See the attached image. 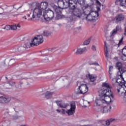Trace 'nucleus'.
<instances>
[{
	"instance_id": "57",
	"label": "nucleus",
	"mask_w": 126,
	"mask_h": 126,
	"mask_svg": "<svg viewBox=\"0 0 126 126\" xmlns=\"http://www.w3.org/2000/svg\"><path fill=\"white\" fill-rule=\"evenodd\" d=\"M0 11H1V12H3V9L2 8H0Z\"/></svg>"
},
{
	"instance_id": "25",
	"label": "nucleus",
	"mask_w": 126,
	"mask_h": 126,
	"mask_svg": "<svg viewBox=\"0 0 126 126\" xmlns=\"http://www.w3.org/2000/svg\"><path fill=\"white\" fill-rule=\"evenodd\" d=\"M122 89H123V85H119V87H118L117 88L118 93H119V95H120L121 96H122V95H121L120 94H122V92H122Z\"/></svg>"
},
{
	"instance_id": "43",
	"label": "nucleus",
	"mask_w": 126,
	"mask_h": 126,
	"mask_svg": "<svg viewBox=\"0 0 126 126\" xmlns=\"http://www.w3.org/2000/svg\"><path fill=\"white\" fill-rule=\"evenodd\" d=\"M63 0H54V1L55 2H57L58 5H60L61 3V1H62Z\"/></svg>"
},
{
	"instance_id": "26",
	"label": "nucleus",
	"mask_w": 126,
	"mask_h": 126,
	"mask_svg": "<svg viewBox=\"0 0 126 126\" xmlns=\"http://www.w3.org/2000/svg\"><path fill=\"white\" fill-rule=\"evenodd\" d=\"M70 109L74 111H75V109H76V106L75 105V102L74 101L71 102Z\"/></svg>"
},
{
	"instance_id": "24",
	"label": "nucleus",
	"mask_w": 126,
	"mask_h": 126,
	"mask_svg": "<svg viewBox=\"0 0 126 126\" xmlns=\"http://www.w3.org/2000/svg\"><path fill=\"white\" fill-rule=\"evenodd\" d=\"M11 101V97L9 96L4 97V104H8Z\"/></svg>"
},
{
	"instance_id": "61",
	"label": "nucleus",
	"mask_w": 126,
	"mask_h": 126,
	"mask_svg": "<svg viewBox=\"0 0 126 126\" xmlns=\"http://www.w3.org/2000/svg\"><path fill=\"white\" fill-rule=\"evenodd\" d=\"M20 85H21L22 84H23V83L22 82H21V81L20 82Z\"/></svg>"
},
{
	"instance_id": "31",
	"label": "nucleus",
	"mask_w": 126,
	"mask_h": 126,
	"mask_svg": "<svg viewBox=\"0 0 126 126\" xmlns=\"http://www.w3.org/2000/svg\"><path fill=\"white\" fill-rule=\"evenodd\" d=\"M3 117V118H5V119L6 118H9L10 117V115H9V111L5 112Z\"/></svg>"
},
{
	"instance_id": "64",
	"label": "nucleus",
	"mask_w": 126,
	"mask_h": 126,
	"mask_svg": "<svg viewBox=\"0 0 126 126\" xmlns=\"http://www.w3.org/2000/svg\"><path fill=\"white\" fill-rule=\"evenodd\" d=\"M3 126H5V123H4L3 124Z\"/></svg>"
},
{
	"instance_id": "52",
	"label": "nucleus",
	"mask_w": 126,
	"mask_h": 126,
	"mask_svg": "<svg viewBox=\"0 0 126 126\" xmlns=\"http://www.w3.org/2000/svg\"><path fill=\"white\" fill-rule=\"evenodd\" d=\"M96 3L97 4H98V5H99V6H101L102 5V4L101 3V2H100V1H99V0L96 1Z\"/></svg>"
},
{
	"instance_id": "55",
	"label": "nucleus",
	"mask_w": 126,
	"mask_h": 126,
	"mask_svg": "<svg viewBox=\"0 0 126 126\" xmlns=\"http://www.w3.org/2000/svg\"><path fill=\"white\" fill-rule=\"evenodd\" d=\"M93 12V15H95L96 16V14H97V13L96 12Z\"/></svg>"
},
{
	"instance_id": "56",
	"label": "nucleus",
	"mask_w": 126,
	"mask_h": 126,
	"mask_svg": "<svg viewBox=\"0 0 126 126\" xmlns=\"http://www.w3.org/2000/svg\"><path fill=\"white\" fill-rule=\"evenodd\" d=\"M56 111L58 113H61V112H62L61 110H59V109H57Z\"/></svg>"
},
{
	"instance_id": "38",
	"label": "nucleus",
	"mask_w": 126,
	"mask_h": 126,
	"mask_svg": "<svg viewBox=\"0 0 126 126\" xmlns=\"http://www.w3.org/2000/svg\"><path fill=\"white\" fill-rule=\"evenodd\" d=\"M90 80H91V82H94V81L96 80V78H95L94 76L92 75V76H91Z\"/></svg>"
},
{
	"instance_id": "63",
	"label": "nucleus",
	"mask_w": 126,
	"mask_h": 126,
	"mask_svg": "<svg viewBox=\"0 0 126 126\" xmlns=\"http://www.w3.org/2000/svg\"><path fill=\"white\" fill-rule=\"evenodd\" d=\"M13 109H14L15 111L17 112V111H16V110L15 109V108H14Z\"/></svg>"
},
{
	"instance_id": "8",
	"label": "nucleus",
	"mask_w": 126,
	"mask_h": 126,
	"mask_svg": "<svg viewBox=\"0 0 126 126\" xmlns=\"http://www.w3.org/2000/svg\"><path fill=\"white\" fill-rule=\"evenodd\" d=\"M86 19L89 21H92L93 22H96L98 20V17L96 15H93V12H90L87 16Z\"/></svg>"
},
{
	"instance_id": "35",
	"label": "nucleus",
	"mask_w": 126,
	"mask_h": 126,
	"mask_svg": "<svg viewBox=\"0 0 126 126\" xmlns=\"http://www.w3.org/2000/svg\"><path fill=\"white\" fill-rule=\"evenodd\" d=\"M124 40V37H122V38L121 39V40H119V42L118 44V47H120V46H121V45H123V41Z\"/></svg>"
},
{
	"instance_id": "47",
	"label": "nucleus",
	"mask_w": 126,
	"mask_h": 126,
	"mask_svg": "<svg viewBox=\"0 0 126 126\" xmlns=\"http://www.w3.org/2000/svg\"><path fill=\"white\" fill-rule=\"evenodd\" d=\"M61 113H62V114H63V115L65 114V113L66 114V110L62 109V111H61Z\"/></svg>"
},
{
	"instance_id": "7",
	"label": "nucleus",
	"mask_w": 126,
	"mask_h": 126,
	"mask_svg": "<svg viewBox=\"0 0 126 126\" xmlns=\"http://www.w3.org/2000/svg\"><path fill=\"white\" fill-rule=\"evenodd\" d=\"M116 122H117V119L115 118H110L106 121H101V123L104 126H109L111 125V123H116Z\"/></svg>"
},
{
	"instance_id": "14",
	"label": "nucleus",
	"mask_w": 126,
	"mask_h": 126,
	"mask_svg": "<svg viewBox=\"0 0 126 126\" xmlns=\"http://www.w3.org/2000/svg\"><path fill=\"white\" fill-rule=\"evenodd\" d=\"M55 103H56V104H57V105L60 108H65L68 107V106H69V105H68V104L67 103H60V101L59 100H56L55 101Z\"/></svg>"
},
{
	"instance_id": "23",
	"label": "nucleus",
	"mask_w": 126,
	"mask_h": 126,
	"mask_svg": "<svg viewBox=\"0 0 126 126\" xmlns=\"http://www.w3.org/2000/svg\"><path fill=\"white\" fill-rule=\"evenodd\" d=\"M42 35L45 37H49V36H51V35H52V32L48 31H44L42 33Z\"/></svg>"
},
{
	"instance_id": "54",
	"label": "nucleus",
	"mask_w": 126,
	"mask_h": 126,
	"mask_svg": "<svg viewBox=\"0 0 126 126\" xmlns=\"http://www.w3.org/2000/svg\"><path fill=\"white\" fill-rule=\"evenodd\" d=\"M32 13L30 11H28V13L27 14V15L28 16V17H30V14H31Z\"/></svg>"
},
{
	"instance_id": "48",
	"label": "nucleus",
	"mask_w": 126,
	"mask_h": 126,
	"mask_svg": "<svg viewBox=\"0 0 126 126\" xmlns=\"http://www.w3.org/2000/svg\"><path fill=\"white\" fill-rule=\"evenodd\" d=\"M92 49L93 50V51H94V52H95V51H96V46H95V45H93L92 46Z\"/></svg>"
},
{
	"instance_id": "29",
	"label": "nucleus",
	"mask_w": 126,
	"mask_h": 126,
	"mask_svg": "<svg viewBox=\"0 0 126 126\" xmlns=\"http://www.w3.org/2000/svg\"><path fill=\"white\" fill-rule=\"evenodd\" d=\"M116 66H117V67H118V70L123 69V66L122 65V63H121V62H117L116 63Z\"/></svg>"
},
{
	"instance_id": "44",
	"label": "nucleus",
	"mask_w": 126,
	"mask_h": 126,
	"mask_svg": "<svg viewBox=\"0 0 126 126\" xmlns=\"http://www.w3.org/2000/svg\"><path fill=\"white\" fill-rule=\"evenodd\" d=\"M112 69H113V66H110L109 67V73L110 75H111V71H112Z\"/></svg>"
},
{
	"instance_id": "28",
	"label": "nucleus",
	"mask_w": 126,
	"mask_h": 126,
	"mask_svg": "<svg viewBox=\"0 0 126 126\" xmlns=\"http://www.w3.org/2000/svg\"><path fill=\"white\" fill-rule=\"evenodd\" d=\"M91 39H92V37H90L88 39L86 40L84 42V45L85 46H87V45H89V44H90V42L91 41Z\"/></svg>"
},
{
	"instance_id": "27",
	"label": "nucleus",
	"mask_w": 126,
	"mask_h": 126,
	"mask_svg": "<svg viewBox=\"0 0 126 126\" xmlns=\"http://www.w3.org/2000/svg\"><path fill=\"white\" fill-rule=\"evenodd\" d=\"M117 31H120V26H117L116 30L115 29L112 31L111 36H115V34H117Z\"/></svg>"
},
{
	"instance_id": "9",
	"label": "nucleus",
	"mask_w": 126,
	"mask_h": 126,
	"mask_svg": "<svg viewBox=\"0 0 126 126\" xmlns=\"http://www.w3.org/2000/svg\"><path fill=\"white\" fill-rule=\"evenodd\" d=\"M69 8L70 10H71V12L78 8H77V1L75 0H71L69 5Z\"/></svg>"
},
{
	"instance_id": "36",
	"label": "nucleus",
	"mask_w": 126,
	"mask_h": 126,
	"mask_svg": "<svg viewBox=\"0 0 126 126\" xmlns=\"http://www.w3.org/2000/svg\"><path fill=\"white\" fill-rule=\"evenodd\" d=\"M17 29V25H11V30H16Z\"/></svg>"
},
{
	"instance_id": "34",
	"label": "nucleus",
	"mask_w": 126,
	"mask_h": 126,
	"mask_svg": "<svg viewBox=\"0 0 126 126\" xmlns=\"http://www.w3.org/2000/svg\"><path fill=\"white\" fill-rule=\"evenodd\" d=\"M116 83H119V84H121V85H125V82H123L122 80L119 81V80L116 79Z\"/></svg>"
},
{
	"instance_id": "22",
	"label": "nucleus",
	"mask_w": 126,
	"mask_h": 126,
	"mask_svg": "<svg viewBox=\"0 0 126 126\" xmlns=\"http://www.w3.org/2000/svg\"><path fill=\"white\" fill-rule=\"evenodd\" d=\"M66 114L68 116H73L75 114V111L70 108L69 109H67Z\"/></svg>"
},
{
	"instance_id": "16",
	"label": "nucleus",
	"mask_w": 126,
	"mask_h": 126,
	"mask_svg": "<svg viewBox=\"0 0 126 126\" xmlns=\"http://www.w3.org/2000/svg\"><path fill=\"white\" fill-rule=\"evenodd\" d=\"M112 109V107L108 105L107 106H104L102 109V113H109L111 112V110Z\"/></svg>"
},
{
	"instance_id": "39",
	"label": "nucleus",
	"mask_w": 126,
	"mask_h": 126,
	"mask_svg": "<svg viewBox=\"0 0 126 126\" xmlns=\"http://www.w3.org/2000/svg\"><path fill=\"white\" fill-rule=\"evenodd\" d=\"M0 104H4V100L3 96H0Z\"/></svg>"
},
{
	"instance_id": "3",
	"label": "nucleus",
	"mask_w": 126,
	"mask_h": 126,
	"mask_svg": "<svg viewBox=\"0 0 126 126\" xmlns=\"http://www.w3.org/2000/svg\"><path fill=\"white\" fill-rule=\"evenodd\" d=\"M99 96L104 99H106L107 97H108V99L110 100V103H112V102H113L112 99H114V94L112 91L105 88H101V90L99 91Z\"/></svg>"
},
{
	"instance_id": "20",
	"label": "nucleus",
	"mask_w": 126,
	"mask_h": 126,
	"mask_svg": "<svg viewBox=\"0 0 126 126\" xmlns=\"http://www.w3.org/2000/svg\"><path fill=\"white\" fill-rule=\"evenodd\" d=\"M120 2L121 6H124L126 8V0H116L115 3H118V2Z\"/></svg>"
},
{
	"instance_id": "11",
	"label": "nucleus",
	"mask_w": 126,
	"mask_h": 126,
	"mask_svg": "<svg viewBox=\"0 0 126 126\" xmlns=\"http://www.w3.org/2000/svg\"><path fill=\"white\" fill-rule=\"evenodd\" d=\"M104 103H107L106 99L102 97V96H99V98H96L95 99V104L96 106H101L102 104Z\"/></svg>"
},
{
	"instance_id": "6",
	"label": "nucleus",
	"mask_w": 126,
	"mask_h": 126,
	"mask_svg": "<svg viewBox=\"0 0 126 126\" xmlns=\"http://www.w3.org/2000/svg\"><path fill=\"white\" fill-rule=\"evenodd\" d=\"M80 92H76V94L77 95H79L80 94H85V93H87L88 92V87H87V85L82 84L78 88Z\"/></svg>"
},
{
	"instance_id": "53",
	"label": "nucleus",
	"mask_w": 126,
	"mask_h": 126,
	"mask_svg": "<svg viewBox=\"0 0 126 126\" xmlns=\"http://www.w3.org/2000/svg\"><path fill=\"white\" fill-rule=\"evenodd\" d=\"M16 88H18L20 89L21 88V85L18 84L17 86H16Z\"/></svg>"
},
{
	"instance_id": "5",
	"label": "nucleus",
	"mask_w": 126,
	"mask_h": 126,
	"mask_svg": "<svg viewBox=\"0 0 126 126\" xmlns=\"http://www.w3.org/2000/svg\"><path fill=\"white\" fill-rule=\"evenodd\" d=\"M43 17L46 21H50L55 17V13L50 9L45 10L43 12Z\"/></svg>"
},
{
	"instance_id": "19",
	"label": "nucleus",
	"mask_w": 126,
	"mask_h": 126,
	"mask_svg": "<svg viewBox=\"0 0 126 126\" xmlns=\"http://www.w3.org/2000/svg\"><path fill=\"white\" fill-rule=\"evenodd\" d=\"M104 51H105V56L106 59L109 58V52L108 51V47H107V42H104Z\"/></svg>"
},
{
	"instance_id": "13",
	"label": "nucleus",
	"mask_w": 126,
	"mask_h": 126,
	"mask_svg": "<svg viewBox=\"0 0 126 126\" xmlns=\"http://www.w3.org/2000/svg\"><path fill=\"white\" fill-rule=\"evenodd\" d=\"M53 8L54 10L56 12V13H58V14H62V10L63 9V8H61L60 7V5L58 6L54 5L53 6Z\"/></svg>"
},
{
	"instance_id": "62",
	"label": "nucleus",
	"mask_w": 126,
	"mask_h": 126,
	"mask_svg": "<svg viewBox=\"0 0 126 126\" xmlns=\"http://www.w3.org/2000/svg\"><path fill=\"white\" fill-rule=\"evenodd\" d=\"M55 49H56V48H52L51 50L52 52H54V50H55Z\"/></svg>"
},
{
	"instance_id": "50",
	"label": "nucleus",
	"mask_w": 126,
	"mask_h": 126,
	"mask_svg": "<svg viewBox=\"0 0 126 126\" xmlns=\"http://www.w3.org/2000/svg\"><path fill=\"white\" fill-rule=\"evenodd\" d=\"M92 76V75H91L90 73L86 75V78H89V79H90V78Z\"/></svg>"
},
{
	"instance_id": "46",
	"label": "nucleus",
	"mask_w": 126,
	"mask_h": 126,
	"mask_svg": "<svg viewBox=\"0 0 126 126\" xmlns=\"http://www.w3.org/2000/svg\"><path fill=\"white\" fill-rule=\"evenodd\" d=\"M90 65H96V66H97V65L99 66V64L96 62H94V63H90Z\"/></svg>"
},
{
	"instance_id": "49",
	"label": "nucleus",
	"mask_w": 126,
	"mask_h": 126,
	"mask_svg": "<svg viewBox=\"0 0 126 126\" xmlns=\"http://www.w3.org/2000/svg\"><path fill=\"white\" fill-rule=\"evenodd\" d=\"M121 80L122 81H124L122 79V77H121V76H116V79H117V80H120V79H121Z\"/></svg>"
},
{
	"instance_id": "58",
	"label": "nucleus",
	"mask_w": 126,
	"mask_h": 126,
	"mask_svg": "<svg viewBox=\"0 0 126 126\" xmlns=\"http://www.w3.org/2000/svg\"><path fill=\"white\" fill-rule=\"evenodd\" d=\"M55 77H56L55 75H53L52 76V77H51V78H52V79H53V78H55Z\"/></svg>"
},
{
	"instance_id": "40",
	"label": "nucleus",
	"mask_w": 126,
	"mask_h": 126,
	"mask_svg": "<svg viewBox=\"0 0 126 126\" xmlns=\"http://www.w3.org/2000/svg\"><path fill=\"white\" fill-rule=\"evenodd\" d=\"M47 59H45L46 60H47L49 62H52L53 60H54V58H53V56H49L48 57L46 58Z\"/></svg>"
},
{
	"instance_id": "41",
	"label": "nucleus",
	"mask_w": 126,
	"mask_h": 126,
	"mask_svg": "<svg viewBox=\"0 0 126 126\" xmlns=\"http://www.w3.org/2000/svg\"><path fill=\"white\" fill-rule=\"evenodd\" d=\"M5 29L6 30H10L11 29V26L9 25H6L5 26Z\"/></svg>"
},
{
	"instance_id": "59",
	"label": "nucleus",
	"mask_w": 126,
	"mask_h": 126,
	"mask_svg": "<svg viewBox=\"0 0 126 126\" xmlns=\"http://www.w3.org/2000/svg\"><path fill=\"white\" fill-rule=\"evenodd\" d=\"M17 27H18L19 28H20L21 26L19 24H18L17 26Z\"/></svg>"
},
{
	"instance_id": "17",
	"label": "nucleus",
	"mask_w": 126,
	"mask_h": 126,
	"mask_svg": "<svg viewBox=\"0 0 126 126\" xmlns=\"http://www.w3.org/2000/svg\"><path fill=\"white\" fill-rule=\"evenodd\" d=\"M126 73V70L123 71V69L119 70V71L117 72V75L116 76H121L120 77H122V80L125 82L126 80H125V78L123 77V74Z\"/></svg>"
},
{
	"instance_id": "45",
	"label": "nucleus",
	"mask_w": 126,
	"mask_h": 126,
	"mask_svg": "<svg viewBox=\"0 0 126 126\" xmlns=\"http://www.w3.org/2000/svg\"><path fill=\"white\" fill-rule=\"evenodd\" d=\"M101 10V9L100 8V7H97V10L96 12H95L97 14V17H98V16H99V11H100V10Z\"/></svg>"
},
{
	"instance_id": "51",
	"label": "nucleus",
	"mask_w": 126,
	"mask_h": 126,
	"mask_svg": "<svg viewBox=\"0 0 126 126\" xmlns=\"http://www.w3.org/2000/svg\"><path fill=\"white\" fill-rule=\"evenodd\" d=\"M122 60H123V61H126V56H122L121 57Z\"/></svg>"
},
{
	"instance_id": "10",
	"label": "nucleus",
	"mask_w": 126,
	"mask_h": 126,
	"mask_svg": "<svg viewBox=\"0 0 126 126\" xmlns=\"http://www.w3.org/2000/svg\"><path fill=\"white\" fill-rule=\"evenodd\" d=\"M71 0H62L60 2L59 5L61 6H63L64 8H68L69 7Z\"/></svg>"
},
{
	"instance_id": "15",
	"label": "nucleus",
	"mask_w": 126,
	"mask_h": 126,
	"mask_svg": "<svg viewBox=\"0 0 126 126\" xmlns=\"http://www.w3.org/2000/svg\"><path fill=\"white\" fill-rule=\"evenodd\" d=\"M54 94H55V92L47 91L44 93L45 98H46V99H51V98L53 97V95H54Z\"/></svg>"
},
{
	"instance_id": "32",
	"label": "nucleus",
	"mask_w": 126,
	"mask_h": 126,
	"mask_svg": "<svg viewBox=\"0 0 126 126\" xmlns=\"http://www.w3.org/2000/svg\"><path fill=\"white\" fill-rule=\"evenodd\" d=\"M74 31L76 33H79L81 31V27H79L74 29Z\"/></svg>"
},
{
	"instance_id": "18",
	"label": "nucleus",
	"mask_w": 126,
	"mask_h": 126,
	"mask_svg": "<svg viewBox=\"0 0 126 126\" xmlns=\"http://www.w3.org/2000/svg\"><path fill=\"white\" fill-rule=\"evenodd\" d=\"M86 51V47H84L83 48H78L77 50V51L76 52V55H81L82 54H83L84 52Z\"/></svg>"
},
{
	"instance_id": "12",
	"label": "nucleus",
	"mask_w": 126,
	"mask_h": 126,
	"mask_svg": "<svg viewBox=\"0 0 126 126\" xmlns=\"http://www.w3.org/2000/svg\"><path fill=\"white\" fill-rule=\"evenodd\" d=\"M125 19V15L124 14L120 13L117 15L115 17V20L116 23H119V22H121V21H123Z\"/></svg>"
},
{
	"instance_id": "42",
	"label": "nucleus",
	"mask_w": 126,
	"mask_h": 126,
	"mask_svg": "<svg viewBox=\"0 0 126 126\" xmlns=\"http://www.w3.org/2000/svg\"><path fill=\"white\" fill-rule=\"evenodd\" d=\"M19 118H21V117L17 115H13L12 116L13 120H17L18 119H19Z\"/></svg>"
},
{
	"instance_id": "33",
	"label": "nucleus",
	"mask_w": 126,
	"mask_h": 126,
	"mask_svg": "<svg viewBox=\"0 0 126 126\" xmlns=\"http://www.w3.org/2000/svg\"><path fill=\"white\" fill-rule=\"evenodd\" d=\"M122 53L123 56L126 57V46H125L124 48L122 49Z\"/></svg>"
},
{
	"instance_id": "2",
	"label": "nucleus",
	"mask_w": 126,
	"mask_h": 126,
	"mask_svg": "<svg viewBox=\"0 0 126 126\" xmlns=\"http://www.w3.org/2000/svg\"><path fill=\"white\" fill-rule=\"evenodd\" d=\"M34 5L35 7H32L33 8V13L32 17L30 19L31 20H33L36 16L39 18L42 15V12L43 10H45L47 7H48L47 2L44 1L40 3H35L34 4H32V6Z\"/></svg>"
},
{
	"instance_id": "60",
	"label": "nucleus",
	"mask_w": 126,
	"mask_h": 126,
	"mask_svg": "<svg viewBox=\"0 0 126 126\" xmlns=\"http://www.w3.org/2000/svg\"><path fill=\"white\" fill-rule=\"evenodd\" d=\"M23 18H25V19H27V18H26V16H24V17H23Z\"/></svg>"
},
{
	"instance_id": "37",
	"label": "nucleus",
	"mask_w": 126,
	"mask_h": 126,
	"mask_svg": "<svg viewBox=\"0 0 126 126\" xmlns=\"http://www.w3.org/2000/svg\"><path fill=\"white\" fill-rule=\"evenodd\" d=\"M7 83H8V84H9V85H10V86H14V85H15L16 83H15V82H13V81H9Z\"/></svg>"
},
{
	"instance_id": "21",
	"label": "nucleus",
	"mask_w": 126,
	"mask_h": 126,
	"mask_svg": "<svg viewBox=\"0 0 126 126\" xmlns=\"http://www.w3.org/2000/svg\"><path fill=\"white\" fill-rule=\"evenodd\" d=\"M102 88H104V89H108V90H111V86L108 83H103L102 85Z\"/></svg>"
},
{
	"instance_id": "4",
	"label": "nucleus",
	"mask_w": 126,
	"mask_h": 126,
	"mask_svg": "<svg viewBox=\"0 0 126 126\" xmlns=\"http://www.w3.org/2000/svg\"><path fill=\"white\" fill-rule=\"evenodd\" d=\"M81 17H82L81 10L79 8H77V9L72 11L69 19L71 21H76L78 19L81 18Z\"/></svg>"
},
{
	"instance_id": "1",
	"label": "nucleus",
	"mask_w": 126,
	"mask_h": 126,
	"mask_svg": "<svg viewBox=\"0 0 126 126\" xmlns=\"http://www.w3.org/2000/svg\"><path fill=\"white\" fill-rule=\"evenodd\" d=\"M43 42H44V40H43V35H37V36H35L34 38L32 39V43L27 42L25 44L19 46L17 48V52H18V53H20L21 54H22V53H25L26 49H28V48L38 46V45L42 44Z\"/></svg>"
},
{
	"instance_id": "30",
	"label": "nucleus",
	"mask_w": 126,
	"mask_h": 126,
	"mask_svg": "<svg viewBox=\"0 0 126 126\" xmlns=\"http://www.w3.org/2000/svg\"><path fill=\"white\" fill-rule=\"evenodd\" d=\"M77 3H79L80 5H85V0H77Z\"/></svg>"
}]
</instances>
